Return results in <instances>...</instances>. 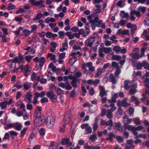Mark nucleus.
<instances>
[{"instance_id": "nucleus-36", "label": "nucleus", "mask_w": 149, "mask_h": 149, "mask_svg": "<svg viewBox=\"0 0 149 149\" xmlns=\"http://www.w3.org/2000/svg\"><path fill=\"white\" fill-rule=\"evenodd\" d=\"M135 130L137 131L141 130L143 132L146 131V129L144 128V127L142 125L138 126L136 127H135Z\"/></svg>"}, {"instance_id": "nucleus-8", "label": "nucleus", "mask_w": 149, "mask_h": 149, "mask_svg": "<svg viewBox=\"0 0 149 149\" xmlns=\"http://www.w3.org/2000/svg\"><path fill=\"white\" fill-rule=\"evenodd\" d=\"M42 110L41 107H37V108L35 111L34 114L33 115V117L34 118H37L41 116V112Z\"/></svg>"}, {"instance_id": "nucleus-21", "label": "nucleus", "mask_w": 149, "mask_h": 149, "mask_svg": "<svg viewBox=\"0 0 149 149\" xmlns=\"http://www.w3.org/2000/svg\"><path fill=\"white\" fill-rule=\"evenodd\" d=\"M71 116L70 115H69L67 118L64 117V123L63 125V127H65L66 126V125L68 123V122L70 120Z\"/></svg>"}, {"instance_id": "nucleus-22", "label": "nucleus", "mask_w": 149, "mask_h": 149, "mask_svg": "<svg viewBox=\"0 0 149 149\" xmlns=\"http://www.w3.org/2000/svg\"><path fill=\"white\" fill-rule=\"evenodd\" d=\"M109 81L110 82H111L112 84H114L117 82L116 79L115 78V77L113 76V74H110L109 78Z\"/></svg>"}, {"instance_id": "nucleus-47", "label": "nucleus", "mask_w": 149, "mask_h": 149, "mask_svg": "<svg viewBox=\"0 0 149 149\" xmlns=\"http://www.w3.org/2000/svg\"><path fill=\"white\" fill-rule=\"evenodd\" d=\"M106 115L107 116V117L109 119H111L113 117L112 113L108 110L107 111Z\"/></svg>"}, {"instance_id": "nucleus-35", "label": "nucleus", "mask_w": 149, "mask_h": 149, "mask_svg": "<svg viewBox=\"0 0 149 149\" xmlns=\"http://www.w3.org/2000/svg\"><path fill=\"white\" fill-rule=\"evenodd\" d=\"M137 9L138 10L136 11V12H139L140 13V12H141L143 13L146 11V8L145 7L140 6Z\"/></svg>"}, {"instance_id": "nucleus-26", "label": "nucleus", "mask_w": 149, "mask_h": 149, "mask_svg": "<svg viewBox=\"0 0 149 149\" xmlns=\"http://www.w3.org/2000/svg\"><path fill=\"white\" fill-rule=\"evenodd\" d=\"M131 56L132 58L136 59H139L142 57L141 55H139V54L136 53L132 54Z\"/></svg>"}, {"instance_id": "nucleus-63", "label": "nucleus", "mask_w": 149, "mask_h": 149, "mask_svg": "<svg viewBox=\"0 0 149 149\" xmlns=\"http://www.w3.org/2000/svg\"><path fill=\"white\" fill-rule=\"evenodd\" d=\"M22 127V126L20 124L16 126L14 125V127L15 129L18 131L20 130L21 129Z\"/></svg>"}, {"instance_id": "nucleus-41", "label": "nucleus", "mask_w": 149, "mask_h": 149, "mask_svg": "<svg viewBox=\"0 0 149 149\" xmlns=\"http://www.w3.org/2000/svg\"><path fill=\"white\" fill-rule=\"evenodd\" d=\"M127 143L129 145V146L132 148H134V146L133 145V140L131 139L127 141Z\"/></svg>"}, {"instance_id": "nucleus-11", "label": "nucleus", "mask_w": 149, "mask_h": 149, "mask_svg": "<svg viewBox=\"0 0 149 149\" xmlns=\"http://www.w3.org/2000/svg\"><path fill=\"white\" fill-rule=\"evenodd\" d=\"M61 144L62 145H66L68 146H70L72 145V143L70 141V139L69 138L63 139L62 140Z\"/></svg>"}, {"instance_id": "nucleus-25", "label": "nucleus", "mask_w": 149, "mask_h": 149, "mask_svg": "<svg viewBox=\"0 0 149 149\" xmlns=\"http://www.w3.org/2000/svg\"><path fill=\"white\" fill-rule=\"evenodd\" d=\"M77 58L76 57H74L71 58L69 60V64L71 65H72L77 61Z\"/></svg>"}, {"instance_id": "nucleus-15", "label": "nucleus", "mask_w": 149, "mask_h": 149, "mask_svg": "<svg viewBox=\"0 0 149 149\" xmlns=\"http://www.w3.org/2000/svg\"><path fill=\"white\" fill-rule=\"evenodd\" d=\"M45 36L47 38H55L57 37V35L56 34L50 32L48 31L46 33Z\"/></svg>"}, {"instance_id": "nucleus-18", "label": "nucleus", "mask_w": 149, "mask_h": 149, "mask_svg": "<svg viewBox=\"0 0 149 149\" xmlns=\"http://www.w3.org/2000/svg\"><path fill=\"white\" fill-rule=\"evenodd\" d=\"M108 136L109 137L105 139V140H109L110 142H111L112 141L113 138L115 137L116 135L115 134L111 132L108 134Z\"/></svg>"}, {"instance_id": "nucleus-39", "label": "nucleus", "mask_w": 149, "mask_h": 149, "mask_svg": "<svg viewBox=\"0 0 149 149\" xmlns=\"http://www.w3.org/2000/svg\"><path fill=\"white\" fill-rule=\"evenodd\" d=\"M112 58L113 60L119 61L121 60V57L118 55H113L112 56Z\"/></svg>"}, {"instance_id": "nucleus-44", "label": "nucleus", "mask_w": 149, "mask_h": 149, "mask_svg": "<svg viewBox=\"0 0 149 149\" xmlns=\"http://www.w3.org/2000/svg\"><path fill=\"white\" fill-rule=\"evenodd\" d=\"M134 122L136 125H140L141 123V121H140V119L138 117L135 118L134 119Z\"/></svg>"}, {"instance_id": "nucleus-43", "label": "nucleus", "mask_w": 149, "mask_h": 149, "mask_svg": "<svg viewBox=\"0 0 149 149\" xmlns=\"http://www.w3.org/2000/svg\"><path fill=\"white\" fill-rule=\"evenodd\" d=\"M95 6L97 8V9L95 10V12L96 13H99L101 12V10L100 9L101 6L100 4H95Z\"/></svg>"}, {"instance_id": "nucleus-7", "label": "nucleus", "mask_w": 149, "mask_h": 149, "mask_svg": "<svg viewBox=\"0 0 149 149\" xmlns=\"http://www.w3.org/2000/svg\"><path fill=\"white\" fill-rule=\"evenodd\" d=\"M130 19L132 21H134L135 19V17L133 15L135 14L136 15L139 17L141 15V14L139 12H136V11L135 10H131L130 12Z\"/></svg>"}, {"instance_id": "nucleus-14", "label": "nucleus", "mask_w": 149, "mask_h": 149, "mask_svg": "<svg viewBox=\"0 0 149 149\" xmlns=\"http://www.w3.org/2000/svg\"><path fill=\"white\" fill-rule=\"evenodd\" d=\"M68 48V43L66 40L65 42L62 43V47L59 49V51L61 52H63L67 49Z\"/></svg>"}, {"instance_id": "nucleus-29", "label": "nucleus", "mask_w": 149, "mask_h": 149, "mask_svg": "<svg viewBox=\"0 0 149 149\" xmlns=\"http://www.w3.org/2000/svg\"><path fill=\"white\" fill-rule=\"evenodd\" d=\"M114 50L117 54H118L120 52L121 50L120 47L118 45L115 46L113 49Z\"/></svg>"}, {"instance_id": "nucleus-60", "label": "nucleus", "mask_w": 149, "mask_h": 149, "mask_svg": "<svg viewBox=\"0 0 149 149\" xmlns=\"http://www.w3.org/2000/svg\"><path fill=\"white\" fill-rule=\"evenodd\" d=\"M56 92L58 95H60L63 94L64 93L63 91L59 88H57Z\"/></svg>"}, {"instance_id": "nucleus-24", "label": "nucleus", "mask_w": 149, "mask_h": 149, "mask_svg": "<svg viewBox=\"0 0 149 149\" xmlns=\"http://www.w3.org/2000/svg\"><path fill=\"white\" fill-rule=\"evenodd\" d=\"M92 132V129L91 127L88 126L85 129L84 134L85 135L91 134Z\"/></svg>"}, {"instance_id": "nucleus-33", "label": "nucleus", "mask_w": 149, "mask_h": 149, "mask_svg": "<svg viewBox=\"0 0 149 149\" xmlns=\"http://www.w3.org/2000/svg\"><path fill=\"white\" fill-rule=\"evenodd\" d=\"M58 145L56 142L52 143L49 146V149H56Z\"/></svg>"}, {"instance_id": "nucleus-10", "label": "nucleus", "mask_w": 149, "mask_h": 149, "mask_svg": "<svg viewBox=\"0 0 149 149\" xmlns=\"http://www.w3.org/2000/svg\"><path fill=\"white\" fill-rule=\"evenodd\" d=\"M79 33L81 35H82L83 37H86L89 33V29H88L87 27L84 30L83 29H80L79 31Z\"/></svg>"}, {"instance_id": "nucleus-32", "label": "nucleus", "mask_w": 149, "mask_h": 149, "mask_svg": "<svg viewBox=\"0 0 149 149\" xmlns=\"http://www.w3.org/2000/svg\"><path fill=\"white\" fill-rule=\"evenodd\" d=\"M134 111V109L132 107H130L128 111V113L131 116H132Z\"/></svg>"}, {"instance_id": "nucleus-58", "label": "nucleus", "mask_w": 149, "mask_h": 149, "mask_svg": "<svg viewBox=\"0 0 149 149\" xmlns=\"http://www.w3.org/2000/svg\"><path fill=\"white\" fill-rule=\"evenodd\" d=\"M31 30L30 31L31 33L33 32L34 31L37 30V26L36 25L34 24L31 26Z\"/></svg>"}, {"instance_id": "nucleus-49", "label": "nucleus", "mask_w": 149, "mask_h": 149, "mask_svg": "<svg viewBox=\"0 0 149 149\" xmlns=\"http://www.w3.org/2000/svg\"><path fill=\"white\" fill-rule=\"evenodd\" d=\"M45 132V130L43 128H41L39 130V132L40 135L41 136L44 135Z\"/></svg>"}, {"instance_id": "nucleus-17", "label": "nucleus", "mask_w": 149, "mask_h": 149, "mask_svg": "<svg viewBox=\"0 0 149 149\" xmlns=\"http://www.w3.org/2000/svg\"><path fill=\"white\" fill-rule=\"evenodd\" d=\"M32 97L31 93L29 91L26 93L25 98L29 102H31Z\"/></svg>"}, {"instance_id": "nucleus-23", "label": "nucleus", "mask_w": 149, "mask_h": 149, "mask_svg": "<svg viewBox=\"0 0 149 149\" xmlns=\"http://www.w3.org/2000/svg\"><path fill=\"white\" fill-rule=\"evenodd\" d=\"M132 121V119L131 118H129L126 120H123L122 123L124 124V127H126V126L128 125V124L131 123Z\"/></svg>"}, {"instance_id": "nucleus-9", "label": "nucleus", "mask_w": 149, "mask_h": 149, "mask_svg": "<svg viewBox=\"0 0 149 149\" xmlns=\"http://www.w3.org/2000/svg\"><path fill=\"white\" fill-rule=\"evenodd\" d=\"M95 40V36H91L89 38H88L85 42H86V44L89 47H91Z\"/></svg>"}, {"instance_id": "nucleus-20", "label": "nucleus", "mask_w": 149, "mask_h": 149, "mask_svg": "<svg viewBox=\"0 0 149 149\" xmlns=\"http://www.w3.org/2000/svg\"><path fill=\"white\" fill-rule=\"evenodd\" d=\"M45 91H42L41 93H39L38 92H35V97L38 98L39 97L41 98L43 97L45 95Z\"/></svg>"}, {"instance_id": "nucleus-16", "label": "nucleus", "mask_w": 149, "mask_h": 149, "mask_svg": "<svg viewBox=\"0 0 149 149\" xmlns=\"http://www.w3.org/2000/svg\"><path fill=\"white\" fill-rule=\"evenodd\" d=\"M21 69L24 71L26 72H30L31 71V68L29 67L28 64H26L23 67L22 66L19 67V69Z\"/></svg>"}, {"instance_id": "nucleus-46", "label": "nucleus", "mask_w": 149, "mask_h": 149, "mask_svg": "<svg viewBox=\"0 0 149 149\" xmlns=\"http://www.w3.org/2000/svg\"><path fill=\"white\" fill-rule=\"evenodd\" d=\"M7 102L4 101L0 103V106L2 109H4L7 106Z\"/></svg>"}, {"instance_id": "nucleus-5", "label": "nucleus", "mask_w": 149, "mask_h": 149, "mask_svg": "<svg viewBox=\"0 0 149 149\" xmlns=\"http://www.w3.org/2000/svg\"><path fill=\"white\" fill-rule=\"evenodd\" d=\"M82 68L85 71H86V67H88L89 68V70L91 72H93L95 71V68L94 67L92 66V63L89 62L86 63H84L82 65Z\"/></svg>"}, {"instance_id": "nucleus-61", "label": "nucleus", "mask_w": 149, "mask_h": 149, "mask_svg": "<svg viewBox=\"0 0 149 149\" xmlns=\"http://www.w3.org/2000/svg\"><path fill=\"white\" fill-rule=\"evenodd\" d=\"M42 16V15L41 13H38L37 14L35 17L33 19V20H38L40 19Z\"/></svg>"}, {"instance_id": "nucleus-2", "label": "nucleus", "mask_w": 149, "mask_h": 149, "mask_svg": "<svg viewBox=\"0 0 149 149\" xmlns=\"http://www.w3.org/2000/svg\"><path fill=\"white\" fill-rule=\"evenodd\" d=\"M45 122L47 127L49 128H52L54 125L55 119L53 116H48L46 119Z\"/></svg>"}, {"instance_id": "nucleus-38", "label": "nucleus", "mask_w": 149, "mask_h": 149, "mask_svg": "<svg viewBox=\"0 0 149 149\" xmlns=\"http://www.w3.org/2000/svg\"><path fill=\"white\" fill-rule=\"evenodd\" d=\"M44 3V1L42 0H40V1H37L34 3V4L36 5H38V7L40 8H41V7H45V5H42V3Z\"/></svg>"}, {"instance_id": "nucleus-45", "label": "nucleus", "mask_w": 149, "mask_h": 149, "mask_svg": "<svg viewBox=\"0 0 149 149\" xmlns=\"http://www.w3.org/2000/svg\"><path fill=\"white\" fill-rule=\"evenodd\" d=\"M14 125L15 124L13 123L7 124L4 127V128L5 130H8L9 128L14 127Z\"/></svg>"}, {"instance_id": "nucleus-6", "label": "nucleus", "mask_w": 149, "mask_h": 149, "mask_svg": "<svg viewBox=\"0 0 149 149\" xmlns=\"http://www.w3.org/2000/svg\"><path fill=\"white\" fill-rule=\"evenodd\" d=\"M58 85L63 88L65 89L68 90H70L72 88V86L70 85L68 82H66L65 83L62 82L59 83Z\"/></svg>"}, {"instance_id": "nucleus-54", "label": "nucleus", "mask_w": 149, "mask_h": 149, "mask_svg": "<svg viewBox=\"0 0 149 149\" xmlns=\"http://www.w3.org/2000/svg\"><path fill=\"white\" fill-rule=\"evenodd\" d=\"M34 56L29 55L25 56V58L26 61L29 62H30Z\"/></svg>"}, {"instance_id": "nucleus-28", "label": "nucleus", "mask_w": 149, "mask_h": 149, "mask_svg": "<svg viewBox=\"0 0 149 149\" xmlns=\"http://www.w3.org/2000/svg\"><path fill=\"white\" fill-rule=\"evenodd\" d=\"M89 139L90 141H94L97 139V135L95 134H91L89 137Z\"/></svg>"}, {"instance_id": "nucleus-50", "label": "nucleus", "mask_w": 149, "mask_h": 149, "mask_svg": "<svg viewBox=\"0 0 149 149\" xmlns=\"http://www.w3.org/2000/svg\"><path fill=\"white\" fill-rule=\"evenodd\" d=\"M111 47H104V52L107 54L111 52Z\"/></svg>"}, {"instance_id": "nucleus-40", "label": "nucleus", "mask_w": 149, "mask_h": 149, "mask_svg": "<svg viewBox=\"0 0 149 149\" xmlns=\"http://www.w3.org/2000/svg\"><path fill=\"white\" fill-rule=\"evenodd\" d=\"M143 66L144 68L148 70H149V64L145 60L143 61H142Z\"/></svg>"}, {"instance_id": "nucleus-13", "label": "nucleus", "mask_w": 149, "mask_h": 149, "mask_svg": "<svg viewBox=\"0 0 149 149\" xmlns=\"http://www.w3.org/2000/svg\"><path fill=\"white\" fill-rule=\"evenodd\" d=\"M121 126L122 125L120 122L115 123V127L120 132H122L124 131L123 127H122Z\"/></svg>"}, {"instance_id": "nucleus-4", "label": "nucleus", "mask_w": 149, "mask_h": 149, "mask_svg": "<svg viewBox=\"0 0 149 149\" xmlns=\"http://www.w3.org/2000/svg\"><path fill=\"white\" fill-rule=\"evenodd\" d=\"M46 96L52 102H55L57 100V96L53 91L47 92L46 93Z\"/></svg>"}, {"instance_id": "nucleus-31", "label": "nucleus", "mask_w": 149, "mask_h": 149, "mask_svg": "<svg viewBox=\"0 0 149 149\" xmlns=\"http://www.w3.org/2000/svg\"><path fill=\"white\" fill-rule=\"evenodd\" d=\"M125 129L124 130H126L127 129L130 131H132L135 130V127L133 126L132 125H127L126 126V127H124Z\"/></svg>"}, {"instance_id": "nucleus-64", "label": "nucleus", "mask_w": 149, "mask_h": 149, "mask_svg": "<svg viewBox=\"0 0 149 149\" xmlns=\"http://www.w3.org/2000/svg\"><path fill=\"white\" fill-rule=\"evenodd\" d=\"M9 134H10L11 136H16L17 135V133L13 130L10 131L9 132Z\"/></svg>"}, {"instance_id": "nucleus-52", "label": "nucleus", "mask_w": 149, "mask_h": 149, "mask_svg": "<svg viewBox=\"0 0 149 149\" xmlns=\"http://www.w3.org/2000/svg\"><path fill=\"white\" fill-rule=\"evenodd\" d=\"M137 92L136 89L131 88L129 91V93L131 95H134Z\"/></svg>"}, {"instance_id": "nucleus-12", "label": "nucleus", "mask_w": 149, "mask_h": 149, "mask_svg": "<svg viewBox=\"0 0 149 149\" xmlns=\"http://www.w3.org/2000/svg\"><path fill=\"white\" fill-rule=\"evenodd\" d=\"M80 81V79H74L71 82V84L74 87V89H75L77 87V83L79 82Z\"/></svg>"}, {"instance_id": "nucleus-48", "label": "nucleus", "mask_w": 149, "mask_h": 149, "mask_svg": "<svg viewBox=\"0 0 149 149\" xmlns=\"http://www.w3.org/2000/svg\"><path fill=\"white\" fill-rule=\"evenodd\" d=\"M116 70L115 73V74L116 78H119V77L118 76L119 74L120 73L121 70L119 68H116Z\"/></svg>"}, {"instance_id": "nucleus-27", "label": "nucleus", "mask_w": 149, "mask_h": 149, "mask_svg": "<svg viewBox=\"0 0 149 149\" xmlns=\"http://www.w3.org/2000/svg\"><path fill=\"white\" fill-rule=\"evenodd\" d=\"M131 82L128 80H125L124 81V88L125 90H128L130 88V86L129 84H130Z\"/></svg>"}, {"instance_id": "nucleus-62", "label": "nucleus", "mask_w": 149, "mask_h": 149, "mask_svg": "<svg viewBox=\"0 0 149 149\" xmlns=\"http://www.w3.org/2000/svg\"><path fill=\"white\" fill-rule=\"evenodd\" d=\"M22 29V27H19L17 30L15 31L14 32L15 35H17L20 33V31Z\"/></svg>"}, {"instance_id": "nucleus-3", "label": "nucleus", "mask_w": 149, "mask_h": 149, "mask_svg": "<svg viewBox=\"0 0 149 149\" xmlns=\"http://www.w3.org/2000/svg\"><path fill=\"white\" fill-rule=\"evenodd\" d=\"M45 120V118L43 116H41L36 118L34 121V125L36 126H40L44 123Z\"/></svg>"}, {"instance_id": "nucleus-42", "label": "nucleus", "mask_w": 149, "mask_h": 149, "mask_svg": "<svg viewBox=\"0 0 149 149\" xmlns=\"http://www.w3.org/2000/svg\"><path fill=\"white\" fill-rule=\"evenodd\" d=\"M122 101L123 106L124 107H127L131 105L130 104L127 103V99L125 98Z\"/></svg>"}, {"instance_id": "nucleus-59", "label": "nucleus", "mask_w": 149, "mask_h": 149, "mask_svg": "<svg viewBox=\"0 0 149 149\" xmlns=\"http://www.w3.org/2000/svg\"><path fill=\"white\" fill-rule=\"evenodd\" d=\"M94 132H95L97 130L98 125V123H94L92 126Z\"/></svg>"}, {"instance_id": "nucleus-30", "label": "nucleus", "mask_w": 149, "mask_h": 149, "mask_svg": "<svg viewBox=\"0 0 149 149\" xmlns=\"http://www.w3.org/2000/svg\"><path fill=\"white\" fill-rule=\"evenodd\" d=\"M109 106L111 107V108L109 109L108 110V111H109L110 112H112L115 110L116 109V107L115 106V104L113 103H111L109 105Z\"/></svg>"}, {"instance_id": "nucleus-53", "label": "nucleus", "mask_w": 149, "mask_h": 149, "mask_svg": "<svg viewBox=\"0 0 149 149\" xmlns=\"http://www.w3.org/2000/svg\"><path fill=\"white\" fill-rule=\"evenodd\" d=\"M15 8V6L14 5L10 3L8 4V10H11L14 9Z\"/></svg>"}, {"instance_id": "nucleus-51", "label": "nucleus", "mask_w": 149, "mask_h": 149, "mask_svg": "<svg viewBox=\"0 0 149 149\" xmlns=\"http://www.w3.org/2000/svg\"><path fill=\"white\" fill-rule=\"evenodd\" d=\"M82 75L81 73L80 72H76L75 73L74 77V79H78L79 77H81Z\"/></svg>"}, {"instance_id": "nucleus-1", "label": "nucleus", "mask_w": 149, "mask_h": 149, "mask_svg": "<svg viewBox=\"0 0 149 149\" xmlns=\"http://www.w3.org/2000/svg\"><path fill=\"white\" fill-rule=\"evenodd\" d=\"M99 88L100 90L99 95L101 98V101L102 103H104L107 100V91H106L104 87L102 86H99Z\"/></svg>"}, {"instance_id": "nucleus-57", "label": "nucleus", "mask_w": 149, "mask_h": 149, "mask_svg": "<svg viewBox=\"0 0 149 149\" xmlns=\"http://www.w3.org/2000/svg\"><path fill=\"white\" fill-rule=\"evenodd\" d=\"M49 43V40L45 38H42V44L44 45H46L48 43Z\"/></svg>"}, {"instance_id": "nucleus-34", "label": "nucleus", "mask_w": 149, "mask_h": 149, "mask_svg": "<svg viewBox=\"0 0 149 149\" xmlns=\"http://www.w3.org/2000/svg\"><path fill=\"white\" fill-rule=\"evenodd\" d=\"M39 66L40 67H43L45 62V58L42 57H41L39 60Z\"/></svg>"}, {"instance_id": "nucleus-19", "label": "nucleus", "mask_w": 149, "mask_h": 149, "mask_svg": "<svg viewBox=\"0 0 149 149\" xmlns=\"http://www.w3.org/2000/svg\"><path fill=\"white\" fill-rule=\"evenodd\" d=\"M104 72L102 70V68H98L97 70V72L95 75V78L98 77L100 75H101L102 73Z\"/></svg>"}, {"instance_id": "nucleus-56", "label": "nucleus", "mask_w": 149, "mask_h": 149, "mask_svg": "<svg viewBox=\"0 0 149 149\" xmlns=\"http://www.w3.org/2000/svg\"><path fill=\"white\" fill-rule=\"evenodd\" d=\"M26 128H24L20 132V137L22 138L24 136L26 130Z\"/></svg>"}, {"instance_id": "nucleus-55", "label": "nucleus", "mask_w": 149, "mask_h": 149, "mask_svg": "<svg viewBox=\"0 0 149 149\" xmlns=\"http://www.w3.org/2000/svg\"><path fill=\"white\" fill-rule=\"evenodd\" d=\"M24 88L25 90L29 89L31 87V85L29 84H23Z\"/></svg>"}, {"instance_id": "nucleus-37", "label": "nucleus", "mask_w": 149, "mask_h": 149, "mask_svg": "<svg viewBox=\"0 0 149 149\" xmlns=\"http://www.w3.org/2000/svg\"><path fill=\"white\" fill-rule=\"evenodd\" d=\"M23 32L24 35L26 37H28L31 33L30 31L27 29H25L23 30Z\"/></svg>"}]
</instances>
